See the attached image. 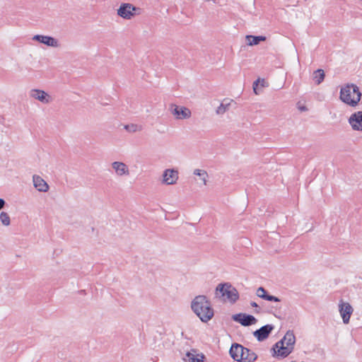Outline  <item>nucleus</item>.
<instances>
[{
  "instance_id": "nucleus-1",
  "label": "nucleus",
  "mask_w": 362,
  "mask_h": 362,
  "mask_svg": "<svg viewBox=\"0 0 362 362\" xmlns=\"http://www.w3.org/2000/svg\"><path fill=\"white\" fill-rule=\"evenodd\" d=\"M191 309L203 322H207L214 315L210 300L206 296H197L191 302Z\"/></svg>"
},
{
  "instance_id": "nucleus-2",
  "label": "nucleus",
  "mask_w": 362,
  "mask_h": 362,
  "mask_svg": "<svg viewBox=\"0 0 362 362\" xmlns=\"http://www.w3.org/2000/svg\"><path fill=\"white\" fill-rule=\"evenodd\" d=\"M296 337L293 331L288 330L282 339L276 342L273 348L274 355L285 358L293 350Z\"/></svg>"
},
{
  "instance_id": "nucleus-3",
  "label": "nucleus",
  "mask_w": 362,
  "mask_h": 362,
  "mask_svg": "<svg viewBox=\"0 0 362 362\" xmlns=\"http://www.w3.org/2000/svg\"><path fill=\"white\" fill-rule=\"evenodd\" d=\"M339 98L346 105L356 107L361 100V93L356 85L348 84L341 88Z\"/></svg>"
},
{
  "instance_id": "nucleus-4",
  "label": "nucleus",
  "mask_w": 362,
  "mask_h": 362,
  "mask_svg": "<svg viewBox=\"0 0 362 362\" xmlns=\"http://www.w3.org/2000/svg\"><path fill=\"white\" fill-rule=\"evenodd\" d=\"M216 292H220L222 296H227L228 300L231 303L236 302L239 298V293L237 289L229 283L219 284L216 288Z\"/></svg>"
},
{
  "instance_id": "nucleus-5",
  "label": "nucleus",
  "mask_w": 362,
  "mask_h": 362,
  "mask_svg": "<svg viewBox=\"0 0 362 362\" xmlns=\"http://www.w3.org/2000/svg\"><path fill=\"white\" fill-rule=\"evenodd\" d=\"M139 8L133 6L131 4H122L119 8L117 9V15L122 18L129 20L135 16L134 11H136Z\"/></svg>"
},
{
  "instance_id": "nucleus-6",
  "label": "nucleus",
  "mask_w": 362,
  "mask_h": 362,
  "mask_svg": "<svg viewBox=\"0 0 362 362\" xmlns=\"http://www.w3.org/2000/svg\"><path fill=\"white\" fill-rule=\"evenodd\" d=\"M170 110L177 119H188L192 115L191 110L189 108L175 104L170 105Z\"/></svg>"
},
{
  "instance_id": "nucleus-7",
  "label": "nucleus",
  "mask_w": 362,
  "mask_h": 362,
  "mask_svg": "<svg viewBox=\"0 0 362 362\" xmlns=\"http://www.w3.org/2000/svg\"><path fill=\"white\" fill-rule=\"evenodd\" d=\"M233 320L235 322L240 323L243 326H250L257 322V319L248 314L238 313L233 315Z\"/></svg>"
},
{
  "instance_id": "nucleus-8",
  "label": "nucleus",
  "mask_w": 362,
  "mask_h": 362,
  "mask_svg": "<svg viewBox=\"0 0 362 362\" xmlns=\"http://www.w3.org/2000/svg\"><path fill=\"white\" fill-rule=\"evenodd\" d=\"M33 40L52 47H58L59 46V41L56 38L42 35H35Z\"/></svg>"
},
{
  "instance_id": "nucleus-9",
  "label": "nucleus",
  "mask_w": 362,
  "mask_h": 362,
  "mask_svg": "<svg viewBox=\"0 0 362 362\" xmlns=\"http://www.w3.org/2000/svg\"><path fill=\"white\" fill-rule=\"evenodd\" d=\"M178 171L174 169H166L163 173V182L165 185H174L178 180Z\"/></svg>"
},
{
  "instance_id": "nucleus-10",
  "label": "nucleus",
  "mask_w": 362,
  "mask_h": 362,
  "mask_svg": "<svg viewBox=\"0 0 362 362\" xmlns=\"http://www.w3.org/2000/svg\"><path fill=\"white\" fill-rule=\"evenodd\" d=\"M339 313L342 317L343 322L348 324L353 313V308L349 303L341 302L339 305Z\"/></svg>"
},
{
  "instance_id": "nucleus-11",
  "label": "nucleus",
  "mask_w": 362,
  "mask_h": 362,
  "mask_svg": "<svg viewBox=\"0 0 362 362\" xmlns=\"http://www.w3.org/2000/svg\"><path fill=\"white\" fill-rule=\"evenodd\" d=\"M273 329L274 326L272 325H266L255 331L253 334L259 341H262L269 337Z\"/></svg>"
},
{
  "instance_id": "nucleus-12",
  "label": "nucleus",
  "mask_w": 362,
  "mask_h": 362,
  "mask_svg": "<svg viewBox=\"0 0 362 362\" xmlns=\"http://www.w3.org/2000/svg\"><path fill=\"white\" fill-rule=\"evenodd\" d=\"M349 123L356 131H362V111L354 112L349 119Z\"/></svg>"
},
{
  "instance_id": "nucleus-13",
  "label": "nucleus",
  "mask_w": 362,
  "mask_h": 362,
  "mask_svg": "<svg viewBox=\"0 0 362 362\" xmlns=\"http://www.w3.org/2000/svg\"><path fill=\"white\" fill-rule=\"evenodd\" d=\"M30 97L38 100L42 103H49L50 101V96L44 90L39 89H33L30 92Z\"/></svg>"
},
{
  "instance_id": "nucleus-14",
  "label": "nucleus",
  "mask_w": 362,
  "mask_h": 362,
  "mask_svg": "<svg viewBox=\"0 0 362 362\" xmlns=\"http://www.w3.org/2000/svg\"><path fill=\"white\" fill-rule=\"evenodd\" d=\"M112 168L118 176H127L129 175L128 166L123 162L115 161L112 163Z\"/></svg>"
},
{
  "instance_id": "nucleus-15",
  "label": "nucleus",
  "mask_w": 362,
  "mask_h": 362,
  "mask_svg": "<svg viewBox=\"0 0 362 362\" xmlns=\"http://www.w3.org/2000/svg\"><path fill=\"white\" fill-rule=\"evenodd\" d=\"M33 182L35 188L41 192H46L49 190L48 184L39 175L33 176Z\"/></svg>"
},
{
  "instance_id": "nucleus-16",
  "label": "nucleus",
  "mask_w": 362,
  "mask_h": 362,
  "mask_svg": "<svg viewBox=\"0 0 362 362\" xmlns=\"http://www.w3.org/2000/svg\"><path fill=\"white\" fill-rule=\"evenodd\" d=\"M244 350V346L241 344L235 343L233 344L229 353L230 356L236 361L241 362L240 358L242 356L243 351Z\"/></svg>"
},
{
  "instance_id": "nucleus-17",
  "label": "nucleus",
  "mask_w": 362,
  "mask_h": 362,
  "mask_svg": "<svg viewBox=\"0 0 362 362\" xmlns=\"http://www.w3.org/2000/svg\"><path fill=\"white\" fill-rule=\"evenodd\" d=\"M257 356L255 352L244 347L242 356L240 358L241 362H254Z\"/></svg>"
},
{
  "instance_id": "nucleus-18",
  "label": "nucleus",
  "mask_w": 362,
  "mask_h": 362,
  "mask_svg": "<svg viewBox=\"0 0 362 362\" xmlns=\"http://www.w3.org/2000/svg\"><path fill=\"white\" fill-rule=\"evenodd\" d=\"M192 351L193 353L187 352L184 360L189 362H203L204 356L203 354H195L196 351L194 350H192Z\"/></svg>"
},
{
  "instance_id": "nucleus-19",
  "label": "nucleus",
  "mask_w": 362,
  "mask_h": 362,
  "mask_svg": "<svg viewBox=\"0 0 362 362\" xmlns=\"http://www.w3.org/2000/svg\"><path fill=\"white\" fill-rule=\"evenodd\" d=\"M325 77V71L321 69H317L313 74V80L317 85H320L324 81Z\"/></svg>"
},
{
  "instance_id": "nucleus-20",
  "label": "nucleus",
  "mask_w": 362,
  "mask_h": 362,
  "mask_svg": "<svg viewBox=\"0 0 362 362\" xmlns=\"http://www.w3.org/2000/svg\"><path fill=\"white\" fill-rule=\"evenodd\" d=\"M246 39L247 40V45L252 46L258 45L262 41H264L266 40V37L247 35Z\"/></svg>"
},
{
  "instance_id": "nucleus-21",
  "label": "nucleus",
  "mask_w": 362,
  "mask_h": 362,
  "mask_svg": "<svg viewBox=\"0 0 362 362\" xmlns=\"http://www.w3.org/2000/svg\"><path fill=\"white\" fill-rule=\"evenodd\" d=\"M194 174L195 175H197L199 177V178H201V180L203 181V184L204 185H206L207 183V178L209 177L208 175V173L206 170H200V169H195L194 170Z\"/></svg>"
},
{
  "instance_id": "nucleus-22",
  "label": "nucleus",
  "mask_w": 362,
  "mask_h": 362,
  "mask_svg": "<svg viewBox=\"0 0 362 362\" xmlns=\"http://www.w3.org/2000/svg\"><path fill=\"white\" fill-rule=\"evenodd\" d=\"M0 222L4 226H8L11 224V218L9 215L4 211L0 214Z\"/></svg>"
},
{
  "instance_id": "nucleus-23",
  "label": "nucleus",
  "mask_w": 362,
  "mask_h": 362,
  "mask_svg": "<svg viewBox=\"0 0 362 362\" xmlns=\"http://www.w3.org/2000/svg\"><path fill=\"white\" fill-rule=\"evenodd\" d=\"M230 103H222L221 105L217 107L216 112L217 115H223L224 114L229 108Z\"/></svg>"
},
{
  "instance_id": "nucleus-24",
  "label": "nucleus",
  "mask_w": 362,
  "mask_h": 362,
  "mask_svg": "<svg viewBox=\"0 0 362 362\" xmlns=\"http://www.w3.org/2000/svg\"><path fill=\"white\" fill-rule=\"evenodd\" d=\"M124 129L131 133L136 132L141 130V127L137 124H131L124 126Z\"/></svg>"
},
{
  "instance_id": "nucleus-25",
  "label": "nucleus",
  "mask_w": 362,
  "mask_h": 362,
  "mask_svg": "<svg viewBox=\"0 0 362 362\" xmlns=\"http://www.w3.org/2000/svg\"><path fill=\"white\" fill-rule=\"evenodd\" d=\"M263 299L268 301L280 302V299L278 297L269 295L268 293L265 296H263Z\"/></svg>"
},
{
  "instance_id": "nucleus-26",
  "label": "nucleus",
  "mask_w": 362,
  "mask_h": 362,
  "mask_svg": "<svg viewBox=\"0 0 362 362\" xmlns=\"http://www.w3.org/2000/svg\"><path fill=\"white\" fill-rule=\"evenodd\" d=\"M257 295L258 297L263 299V296H267V292L263 287H259L257 290Z\"/></svg>"
},
{
  "instance_id": "nucleus-27",
  "label": "nucleus",
  "mask_w": 362,
  "mask_h": 362,
  "mask_svg": "<svg viewBox=\"0 0 362 362\" xmlns=\"http://www.w3.org/2000/svg\"><path fill=\"white\" fill-rule=\"evenodd\" d=\"M259 79L255 81L254 83H253V90L254 92L255 93V94H257V86L258 85V83H259Z\"/></svg>"
},
{
  "instance_id": "nucleus-28",
  "label": "nucleus",
  "mask_w": 362,
  "mask_h": 362,
  "mask_svg": "<svg viewBox=\"0 0 362 362\" xmlns=\"http://www.w3.org/2000/svg\"><path fill=\"white\" fill-rule=\"evenodd\" d=\"M5 204L6 202L4 201V199L0 198V210L4 207Z\"/></svg>"
},
{
  "instance_id": "nucleus-29",
  "label": "nucleus",
  "mask_w": 362,
  "mask_h": 362,
  "mask_svg": "<svg viewBox=\"0 0 362 362\" xmlns=\"http://www.w3.org/2000/svg\"><path fill=\"white\" fill-rule=\"evenodd\" d=\"M250 305L252 307H254V308H258V305L255 303V302H251L250 303Z\"/></svg>"
},
{
  "instance_id": "nucleus-30",
  "label": "nucleus",
  "mask_w": 362,
  "mask_h": 362,
  "mask_svg": "<svg viewBox=\"0 0 362 362\" xmlns=\"http://www.w3.org/2000/svg\"><path fill=\"white\" fill-rule=\"evenodd\" d=\"M299 109L300 111H305L307 110V108L305 106L300 107H299Z\"/></svg>"
},
{
  "instance_id": "nucleus-31",
  "label": "nucleus",
  "mask_w": 362,
  "mask_h": 362,
  "mask_svg": "<svg viewBox=\"0 0 362 362\" xmlns=\"http://www.w3.org/2000/svg\"><path fill=\"white\" fill-rule=\"evenodd\" d=\"M259 312H260V310H259H259H255V313H259Z\"/></svg>"
}]
</instances>
